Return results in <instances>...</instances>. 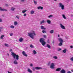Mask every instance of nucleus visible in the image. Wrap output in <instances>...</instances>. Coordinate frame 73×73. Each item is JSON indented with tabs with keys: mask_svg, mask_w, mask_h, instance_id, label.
Returning a JSON list of instances; mask_svg holds the SVG:
<instances>
[{
	"mask_svg": "<svg viewBox=\"0 0 73 73\" xmlns=\"http://www.w3.org/2000/svg\"><path fill=\"white\" fill-rule=\"evenodd\" d=\"M34 36H36V34L35 33V32L34 31H32L31 33H28V36L32 38V39H33L34 38Z\"/></svg>",
	"mask_w": 73,
	"mask_h": 73,
	"instance_id": "1",
	"label": "nucleus"
},
{
	"mask_svg": "<svg viewBox=\"0 0 73 73\" xmlns=\"http://www.w3.org/2000/svg\"><path fill=\"white\" fill-rule=\"evenodd\" d=\"M12 56H13V58H14V59L16 58V60H19V55H16V54H15V53H12Z\"/></svg>",
	"mask_w": 73,
	"mask_h": 73,
	"instance_id": "2",
	"label": "nucleus"
},
{
	"mask_svg": "<svg viewBox=\"0 0 73 73\" xmlns=\"http://www.w3.org/2000/svg\"><path fill=\"white\" fill-rule=\"evenodd\" d=\"M45 39L44 38H41L40 40V42L41 43L42 45L44 46L46 44V42L44 41Z\"/></svg>",
	"mask_w": 73,
	"mask_h": 73,
	"instance_id": "3",
	"label": "nucleus"
},
{
	"mask_svg": "<svg viewBox=\"0 0 73 73\" xmlns=\"http://www.w3.org/2000/svg\"><path fill=\"white\" fill-rule=\"evenodd\" d=\"M59 7H60L61 9L62 10H64L65 9V6L64 5L62 4V3H59Z\"/></svg>",
	"mask_w": 73,
	"mask_h": 73,
	"instance_id": "4",
	"label": "nucleus"
},
{
	"mask_svg": "<svg viewBox=\"0 0 73 73\" xmlns=\"http://www.w3.org/2000/svg\"><path fill=\"white\" fill-rule=\"evenodd\" d=\"M58 40L60 42V43L58 44V45L59 46H62V43H63V40L61 38H59Z\"/></svg>",
	"mask_w": 73,
	"mask_h": 73,
	"instance_id": "5",
	"label": "nucleus"
},
{
	"mask_svg": "<svg viewBox=\"0 0 73 73\" xmlns=\"http://www.w3.org/2000/svg\"><path fill=\"white\" fill-rule=\"evenodd\" d=\"M42 69V67H36L35 68L34 67H33L32 68V70L33 71H35V69L36 70H40V69Z\"/></svg>",
	"mask_w": 73,
	"mask_h": 73,
	"instance_id": "6",
	"label": "nucleus"
},
{
	"mask_svg": "<svg viewBox=\"0 0 73 73\" xmlns=\"http://www.w3.org/2000/svg\"><path fill=\"white\" fill-rule=\"evenodd\" d=\"M54 66H55L54 64L53 63H52L50 66V68L51 69H54Z\"/></svg>",
	"mask_w": 73,
	"mask_h": 73,
	"instance_id": "7",
	"label": "nucleus"
},
{
	"mask_svg": "<svg viewBox=\"0 0 73 73\" xmlns=\"http://www.w3.org/2000/svg\"><path fill=\"white\" fill-rule=\"evenodd\" d=\"M60 26L61 28L63 29H65V26H64L63 25H62V24L61 23H60Z\"/></svg>",
	"mask_w": 73,
	"mask_h": 73,
	"instance_id": "8",
	"label": "nucleus"
},
{
	"mask_svg": "<svg viewBox=\"0 0 73 73\" xmlns=\"http://www.w3.org/2000/svg\"><path fill=\"white\" fill-rule=\"evenodd\" d=\"M22 54L24 56H25V57H27L28 56V55L26 54L25 52V51H23L22 52Z\"/></svg>",
	"mask_w": 73,
	"mask_h": 73,
	"instance_id": "9",
	"label": "nucleus"
},
{
	"mask_svg": "<svg viewBox=\"0 0 73 73\" xmlns=\"http://www.w3.org/2000/svg\"><path fill=\"white\" fill-rule=\"evenodd\" d=\"M60 73H66V71L64 69H62L60 71Z\"/></svg>",
	"mask_w": 73,
	"mask_h": 73,
	"instance_id": "10",
	"label": "nucleus"
},
{
	"mask_svg": "<svg viewBox=\"0 0 73 73\" xmlns=\"http://www.w3.org/2000/svg\"><path fill=\"white\" fill-rule=\"evenodd\" d=\"M45 47H47L48 48H49V49H50L51 48L50 46V45H49V44H46V46H45Z\"/></svg>",
	"mask_w": 73,
	"mask_h": 73,
	"instance_id": "11",
	"label": "nucleus"
},
{
	"mask_svg": "<svg viewBox=\"0 0 73 73\" xmlns=\"http://www.w3.org/2000/svg\"><path fill=\"white\" fill-rule=\"evenodd\" d=\"M0 11H7V10L6 9H2V8L0 7Z\"/></svg>",
	"mask_w": 73,
	"mask_h": 73,
	"instance_id": "12",
	"label": "nucleus"
},
{
	"mask_svg": "<svg viewBox=\"0 0 73 73\" xmlns=\"http://www.w3.org/2000/svg\"><path fill=\"white\" fill-rule=\"evenodd\" d=\"M38 9H43V7L41 6L37 7Z\"/></svg>",
	"mask_w": 73,
	"mask_h": 73,
	"instance_id": "13",
	"label": "nucleus"
},
{
	"mask_svg": "<svg viewBox=\"0 0 73 73\" xmlns=\"http://www.w3.org/2000/svg\"><path fill=\"white\" fill-rule=\"evenodd\" d=\"M40 28L41 29H43V30H45V29H46V28H45L43 26H41L40 27Z\"/></svg>",
	"mask_w": 73,
	"mask_h": 73,
	"instance_id": "14",
	"label": "nucleus"
},
{
	"mask_svg": "<svg viewBox=\"0 0 73 73\" xmlns=\"http://www.w3.org/2000/svg\"><path fill=\"white\" fill-rule=\"evenodd\" d=\"M13 64H15V65H16L18 64V63H17V60H15V61L13 62Z\"/></svg>",
	"mask_w": 73,
	"mask_h": 73,
	"instance_id": "15",
	"label": "nucleus"
},
{
	"mask_svg": "<svg viewBox=\"0 0 73 73\" xmlns=\"http://www.w3.org/2000/svg\"><path fill=\"white\" fill-rule=\"evenodd\" d=\"M14 25L16 26V25H17L18 24V23L17 21H15L14 22Z\"/></svg>",
	"mask_w": 73,
	"mask_h": 73,
	"instance_id": "16",
	"label": "nucleus"
},
{
	"mask_svg": "<svg viewBox=\"0 0 73 73\" xmlns=\"http://www.w3.org/2000/svg\"><path fill=\"white\" fill-rule=\"evenodd\" d=\"M47 22L49 24H50V23H51V21L49 20H47Z\"/></svg>",
	"mask_w": 73,
	"mask_h": 73,
	"instance_id": "17",
	"label": "nucleus"
},
{
	"mask_svg": "<svg viewBox=\"0 0 73 73\" xmlns=\"http://www.w3.org/2000/svg\"><path fill=\"white\" fill-rule=\"evenodd\" d=\"M27 71L28 72H29V73H32V71L31 70L29 69V68H28Z\"/></svg>",
	"mask_w": 73,
	"mask_h": 73,
	"instance_id": "18",
	"label": "nucleus"
},
{
	"mask_svg": "<svg viewBox=\"0 0 73 73\" xmlns=\"http://www.w3.org/2000/svg\"><path fill=\"white\" fill-rule=\"evenodd\" d=\"M61 68H58L56 69V71L59 72V71H60V70H61Z\"/></svg>",
	"mask_w": 73,
	"mask_h": 73,
	"instance_id": "19",
	"label": "nucleus"
},
{
	"mask_svg": "<svg viewBox=\"0 0 73 73\" xmlns=\"http://www.w3.org/2000/svg\"><path fill=\"white\" fill-rule=\"evenodd\" d=\"M33 53L34 54H36L37 53V52H36V51L35 50H33Z\"/></svg>",
	"mask_w": 73,
	"mask_h": 73,
	"instance_id": "20",
	"label": "nucleus"
},
{
	"mask_svg": "<svg viewBox=\"0 0 73 73\" xmlns=\"http://www.w3.org/2000/svg\"><path fill=\"white\" fill-rule=\"evenodd\" d=\"M27 11V10L25 9L22 11V13H25V12H26Z\"/></svg>",
	"mask_w": 73,
	"mask_h": 73,
	"instance_id": "21",
	"label": "nucleus"
},
{
	"mask_svg": "<svg viewBox=\"0 0 73 73\" xmlns=\"http://www.w3.org/2000/svg\"><path fill=\"white\" fill-rule=\"evenodd\" d=\"M4 45H5V46H6L7 47H9V44H8L5 43L4 44Z\"/></svg>",
	"mask_w": 73,
	"mask_h": 73,
	"instance_id": "22",
	"label": "nucleus"
},
{
	"mask_svg": "<svg viewBox=\"0 0 73 73\" xmlns=\"http://www.w3.org/2000/svg\"><path fill=\"white\" fill-rule=\"evenodd\" d=\"M62 16L64 19H66V18L65 17V15H64L63 14L62 15Z\"/></svg>",
	"mask_w": 73,
	"mask_h": 73,
	"instance_id": "23",
	"label": "nucleus"
},
{
	"mask_svg": "<svg viewBox=\"0 0 73 73\" xmlns=\"http://www.w3.org/2000/svg\"><path fill=\"white\" fill-rule=\"evenodd\" d=\"M23 40V39L22 38H20L19 39V41L20 42H22Z\"/></svg>",
	"mask_w": 73,
	"mask_h": 73,
	"instance_id": "24",
	"label": "nucleus"
},
{
	"mask_svg": "<svg viewBox=\"0 0 73 73\" xmlns=\"http://www.w3.org/2000/svg\"><path fill=\"white\" fill-rule=\"evenodd\" d=\"M45 23V21L44 20H43L42 21H41L40 22V24H42V23Z\"/></svg>",
	"mask_w": 73,
	"mask_h": 73,
	"instance_id": "25",
	"label": "nucleus"
},
{
	"mask_svg": "<svg viewBox=\"0 0 73 73\" xmlns=\"http://www.w3.org/2000/svg\"><path fill=\"white\" fill-rule=\"evenodd\" d=\"M15 9H16V8L13 7H12L11 10V11H15Z\"/></svg>",
	"mask_w": 73,
	"mask_h": 73,
	"instance_id": "26",
	"label": "nucleus"
},
{
	"mask_svg": "<svg viewBox=\"0 0 73 73\" xmlns=\"http://www.w3.org/2000/svg\"><path fill=\"white\" fill-rule=\"evenodd\" d=\"M10 28H15V26L13 25H11L10 26Z\"/></svg>",
	"mask_w": 73,
	"mask_h": 73,
	"instance_id": "27",
	"label": "nucleus"
},
{
	"mask_svg": "<svg viewBox=\"0 0 73 73\" xmlns=\"http://www.w3.org/2000/svg\"><path fill=\"white\" fill-rule=\"evenodd\" d=\"M63 53H65L66 52V49L63 50Z\"/></svg>",
	"mask_w": 73,
	"mask_h": 73,
	"instance_id": "28",
	"label": "nucleus"
},
{
	"mask_svg": "<svg viewBox=\"0 0 73 73\" xmlns=\"http://www.w3.org/2000/svg\"><path fill=\"white\" fill-rule=\"evenodd\" d=\"M35 13V11H31V14H33Z\"/></svg>",
	"mask_w": 73,
	"mask_h": 73,
	"instance_id": "29",
	"label": "nucleus"
},
{
	"mask_svg": "<svg viewBox=\"0 0 73 73\" xmlns=\"http://www.w3.org/2000/svg\"><path fill=\"white\" fill-rule=\"evenodd\" d=\"M53 58L54 59H57V56H54L53 57Z\"/></svg>",
	"mask_w": 73,
	"mask_h": 73,
	"instance_id": "30",
	"label": "nucleus"
},
{
	"mask_svg": "<svg viewBox=\"0 0 73 73\" xmlns=\"http://www.w3.org/2000/svg\"><path fill=\"white\" fill-rule=\"evenodd\" d=\"M50 33H54V31L53 30H51L50 31Z\"/></svg>",
	"mask_w": 73,
	"mask_h": 73,
	"instance_id": "31",
	"label": "nucleus"
},
{
	"mask_svg": "<svg viewBox=\"0 0 73 73\" xmlns=\"http://www.w3.org/2000/svg\"><path fill=\"white\" fill-rule=\"evenodd\" d=\"M3 37H4V35H2L0 37V38L1 39H3Z\"/></svg>",
	"mask_w": 73,
	"mask_h": 73,
	"instance_id": "32",
	"label": "nucleus"
},
{
	"mask_svg": "<svg viewBox=\"0 0 73 73\" xmlns=\"http://www.w3.org/2000/svg\"><path fill=\"white\" fill-rule=\"evenodd\" d=\"M30 47H31V48H34V46L32 44H31L30 46Z\"/></svg>",
	"mask_w": 73,
	"mask_h": 73,
	"instance_id": "33",
	"label": "nucleus"
},
{
	"mask_svg": "<svg viewBox=\"0 0 73 73\" xmlns=\"http://www.w3.org/2000/svg\"><path fill=\"white\" fill-rule=\"evenodd\" d=\"M53 16L52 15H50L49 16H48V18H50V17H53Z\"/></svg>",
	"mask_w": 73,
	"mask_h": 73,
	"instance_id": "34",
	"label": "nucleus"
},
{
	"mask_svg": "<svg viewBox=\"0 0 73 73\" xmlns=\"http://www.w3.org/2000/svg\"><path fill=\"white\" fill-rule=\"evenodd\" d=\"M16 17L17 19H20V17L18 15L16 16Z\"/></svg>",
	"mask_w": 73,
	"mask_h": 73,
	"instance_id": "35",
	"label": "nucleus"
},
{
	"mask_svg": "<svg viewBox=\"0 0 73 73\" xmlns=\"http://www.w3.org/2000/svg\"><path fill=\"white\" fill-rule=\"evenodd\" d=\"M30 66L32 67V66H33V64L32 63L30 64Z\"/></svg>",
	"mask_w": 73,
	"mask_h": 73,
	"instance_id": "36",
	"label": "nucleus"
},
{
	"mask_svg": "<svg viewBox=\"0 0 73 73\" xmlns=\"http://www.w3.org/2000/svg\"><path fill=\"white\" fill-rule=\"evenodd\" d=\"M42 33H46V31H45V30H42Z\"/></svg>",
	"mask_w": 73,
	"mask_h": 73,
	"instance_id": "37",
	"label": "nucleus"
},
{
	"mask_svg": "<svg viewBox=\"0 0 73 73\" xmlns=\"http://www.w3.org/2000/svg\"><path fill=\"white\" fill-rule=\"evenodd\" d=\"M0 22H3V19L1 18H0Z\"/></svg>",
	"mask_w": 73,
	"mask_h": 73,
	"instance_id": "38",
	"label": "nucleus"
},
{
	"mask_svg": "<svg viewBox=\"0 0 73 73\" xmlns=\"http://www.w3.org/2000/svg\"><path fill=\"white\" fill-rule=\"evenodd\" d=\"M34 2L35 4H37V1H34Z\"/></svg>",
	"mask_w": 73,
	"mask_h": 73,
	"instance_id": "39",
	"label": "nucleus"
},
{
	"mask_svg": "<svg viewBox=\"0 0 73 73\" xmlns=\"http://www.w3.org/2000/svg\"><path fill=\"white\" fill-rule=\"evenodd\" d=\"M9 35L10 36H13V33H10Z\"/></svg>",
	"mask_w": 73,
	"mask_h": 73,
	"instance_id": "40",
	"label": "nucleus"
},
{
	"mask_svg": "<svg viewBox=\"0 0 73 73\" xmlns=\"http://www.w3.org/2000/svg\"><path fill=\"white\" fill-rule=\"evenodd\" d=\"M50 65V62H49L48 63V66H49V65Z\"/></svg>",
	"mask_w": 73,
	"mask_h": 73,
	"instance_id": "41",
	"label": "nucleus"
},
{
	"mask_svg": "<svg viewBox=\"0 0 73 73\" xmlns=\"http://www.w3.org/2000/svg\"><path fill=\"white\" fill-rule=\"evenodd\" d=\"M70 60L72 61H73V57H72L70 58Z\"/></svg>",
	"mask_w": 73,
	"mask_h": 73,
	"instance_id": "42",
	"label": "nucleus"
},
{
	"mask_svg": "<svg viewBox=\"0 0 73 73\" xmlns=\"http://www.w3.org/2000/svg\"><path fill=\"white\" fill-rule=\"evenodd\" d=\"M43 37H44V38H46V35H43Z\"/></svg>",
	"mask_w": 73,
	"mask_h": 73,
	"instance_id": "43",
	"label": "nucleus"
},
{
	"mask_svg": "<svg viewBox=\"0 0 73 73\" xmlns=\"http://www.w3.org/2000/svg\"><path fill=\"white\" fill-rule=\"evenodd\" d=\"M61 50V48H58V51H60V50Z\"/></svg>",
	"mask_w": 73,
	"mask_h": 73,
	"instance_id": "44",
	"label": "nucleus"
},
{
	"mask_svg": "<svg viewBox=\"0 0 73 73\" xmlns=\"http://www.w3.org/2000/svg\"><path fill=\"white\" fill-rule=\"evenodd\" d=\"M21 2H24L25 0H21Z\"/></svg>",
	"mask_w": 73,
	"mask_h": 73,
	"instance_id": "45",
	"label": "nucleus"
},
{
	"mask_svg": "<svg viewBox=\"0 0 73 73\" xmlns=\"http://www.w3.org/2000/svg\"><path fill=\"white\" fill-rule=\"evenodd\" d=\"M3 29V27H0V32H1V29Z\"/></svg>",
	"mask_w": 73,
	"mask_h": 73,
	"instance_id": "46",
	"label": "nucleus"
},
{
	"mask_svg": "<svg viewBox=\"0 0 73 73\" xmlns=\"http://www.w3.org/2000/svg\"><path fill=\"white\" fill-rule=\"evenodd\" d=\"M47 43H50V42H49V39H48L47 41Z\"/></svg>",
	"mask_w": 73,
	"mask_h": 73,
	"instance_id": "47",
	"label": "nucleus"
},
{
	"mask_svg": "<svg viewBox=\"0 0 73 73\" xmlns=\"http://www.w3.org/2000/svg\"><path fill=\"white\" fill-rule=\"evenodd\" d=\"M23 16H27V14H26V13L24 14L23 15Z\"/></svg>",
	"mask_w": 73,
	"mask_h": 73,
	"instance_id": "48",
	"label": "nucleus"
},
{
	"mask_svg": "<svg viewBox=\"0 0 73 73\" xmlns=\"http://www.w3.org/2000/svg\"><path fill=\"white\" fill-rule=\"evenodd\" d=\"M67 73H72L70 71H68L67 72Z\"/></svg>",
	"mask_w": 73,
	"mask_h": 73,
	"instance_id": "49",
	"label": "nucleus"
},
{
	"mask_svg": "<svg viewBox=\"0 0 73 73\" xmlns=\"http://www.w3.org/2000/svg\"><path fill=\"white\" fill-rule=\"evenodd\" d=\"M70 48H71L72 49L73 48V46H70Z\"/></svg>",
	"mask_w": 73,
	"mask_h": 73,
	"instance_id": "50",
	"label": "nucleus"
},
{
	"mask_svg": "<svg viewBox=\"0 0 73 73\" xmlns=\"http://www.w3.org/2000/svg\"><path fill=\"white\" fill-rule=\"evenodd\" d=\"M12 49H10L9 50L10 52H12Z\"/></svg>",
	"mask_w": 73,
	"mask_h": 73,
	"instance_id": "51",
	"label": "nucleus"
},
{
	"mask_svg": "<svg viewBox=\"0 0 73 73\" xmlns=\"http://www.w3.org/2000/svg\"><path fill=\"white\" fill-rule=\"evenodd\" d=\"M6 6L7 7H8V5L7 4H6Z\"/></svg>",
	"mask_w": 73,
	"mask_h": 73,
	"instance_id": "52",
	"label": "nucleus"
},
{
	"mask_svg": "<svg viewBox=\"0 0 73 73\" xmlns=\"http://www.w3.org/2000/svg\"><path fill=\"white\" fill-rule=\"evenodd\" d=\"M8 73H12V72H9V71H8Z\"/></svg>",
	"mask_w": 73,
	"mask_h": 73,
	"instance_id": "53",
	"label": "nucleus"
},
{
	"mask_svg": "<svg viewBox=\"0 0 73 73\" xmlns=\"http://www.w3.org/2000/svg\"><path fill=\"white\" fill-rule=\"evenodd\" d=\"M71 17H73V15L72 14L71 15Z\"/></svg>",
	"mask_w": 73,
	"mask_h": 73,
	"instance_id": "54",
	"label": "nucleus"
},
{
	"mask_svg": "<svg viewBox=\"0 0 73 73\" xmlns=\"http://www.w3.org/2000/svg\"><path fill=\"white\" fill-rule=\"evenodd\" d=\"M54 41H53L52 42L53 44H54Z\"/></svg>",
	"mask_w": 73,
	"mask_h": 73,
	"instance_id": "55",
	"label": "nucleus"
},
{
	"mask_svg": "<svg viewBox=\"0 0 73 73\" xmlns=\"http://www.w3.org/2000/svg\"><path fill=\"white\" fill-rule=\"evenodd\" d=\"M71 72H73V70H71Z\"/></svg>",
	"mask_w": 73,
	"mask_h": 73,
	"instance_id": "56",
	"label": "nucleus"
},
{
	"mask_svg": "<svg viewBox=\"0 0 73 73\" xmlns=\"http://www.w3.org/2000/svg\"><path fill=\"white\" fill-rule=\"evenodd\" d=\"M58 37H60V35H58Z\"/></svg>",
	"mask_w": 73,
	"mask_h": 73,
	"instance_id": "57",
	"label": "nucleus"
},
{
	"mask_svg": "<svg viewBox=\"0 0 73 73\" xmlns=\"http://www.w3.org/2000/svg\"><path fill=\"white\" fill-rule=\"evenodd\" d=\"M57 0H54V1H57Z\"/></svg>",
	"mask_w": 73,
	"mask_h": 73,
	"instance_id": "58",
	"label": "nucleus"
},
{
	"mask_svg": "<svg viewBox=\"0 0 73 73\" xmlns=\"http://www.w3.org/2000/svg\"><path fill=\"white\" fill-rule=\"evenodd\" d=\"M8 56H9V54H8Z\"/></svg>",
	"mask_w": 73,
	"mask_h": 73,
	"instance_id": "59",
	"label": "nucleus"
}]
</instances>
